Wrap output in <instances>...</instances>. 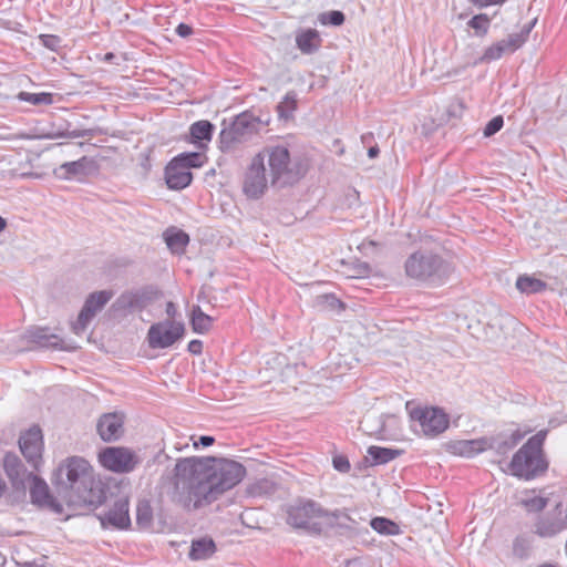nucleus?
Masks as SVG:
<instances>
[{"label": "nucleus", "instance_id": "c85d7f7f", "mask_svg": "<svg viewBox=\"0 0 567 567\" xmlns=\"http://www.w3.org/2000/svg\"><path fill=\"white\" fill-rule=\"evenodd\" d=\"M3 467L9 478L16 484L22 482L25 472L20 458L12 453H8L3 458Z\"/></svg>", "mask_w": 567, "mask_h": 567}, {"label": "nucleus", "instance_id": "7c9ffc66", "mask_svg": "<svg viewBox=\"0 0 567 567\" xmlns=\"http://www.w3.org/2000/svg\"><path fill=\"white\" fill-rule=\"evenodd\" d=\"M370 526L377 533L385 536H394L401 533L400 526L395 522L385 517L378 516L372 518L370 520Z\"/></svg>", "mask_w": 567, "mask_h": 567}, {"label": "nucleus", "instance_id": "9b49d317", "mask_svg": "<svg viewBox=\"0 0 567 567\" xmlns=\"http://www.w3.org/2000/svg\"><path fill=\"white\" fill-rule=\"evenodd\" d=\"M182 322L165 320L154 323L147 332L148 346L152 349H165L173 346L184 334Z\"/></svg>", "mask_w": 567, "mask_h": 567}, {"label": "nucleus", "instance_id": "f3484780", "mask_svg": "<svg viewBox=\"0 0 567 567\" xmlns=\"http://www.w3.org/2000/svg\"><path fill=\"white\" fill-rule=\"evenodd\" d=\"M123 423L124 416L121 413H106L100 417L96 430L104 442H112L123 434Z\"/></svg>", "mask_w": 567, "mask_h": 567}, {"label": "nucleus", "instance_id": "4d7b16f0", "mask_svg": "<svg viewBox=\"0 0 567 567\" xmlns=\"http://www.w3.org/2000/svg\"><path fill=\"white\" fill-rule=\"evenodd\" d=\"M7 221L3 217L0 216V233L6 228Z\"/></svg>", "mask_w": 567, "mask_h": 567}, {"label": "nucleus", "instance_id": "72a5a7b5", "mask_svg": "<svg viewBox=\"0 0 567 567\" xmlns=\"http://www.w3.org/2000/svg\"><path fill=\"white\" fill-rule=\"evenodd\" d=\"M297 109V93L289 91L284 96L282 101L277 105V112L280 118L288 120L292 117Z\"/></svg>", "mask_w": 567, "mask_h": 567}, {"label": "nucleus", "instance_id": "13d9d810", "mask_svg": "<svg viewBox=\"0 0 567 567\" xmlns=\"http://www.w3.org/2000/svg\"><path fill=\"white\" fill-rule=\"evenodd\" d=\"M328 300H331L332 302H340L334 296H326Z\"/></svg>", "mask_w": 567, "mask_h": 567}, {"label": "nucleus", "instance_id": "dca6fc26", "mask_svg": "<svg viewBox=\"0 0 567 567\" xmlns=\"http://www.w3.org/2000/svg\"><path fill=\"white\" fill-rule=\"evenodd\" d=\"M96 169V163L93 158L82 156L78 161L65 162L59 166L56 174L63 179H78L91 175Z\"/></svg>", "mask_w": 567, "mask_h": 567}, {"label": "nucleus", "instance_id": "052dcab7", "mask_svg": "<svg viewBox=\"0 0 567 567\" xmlns=\"http://www.w3.org/2000/svg\"><path fill=\"white\" fill-rule=\"evenodd\" d=\"M540 567H554L553 565H542Z\"/></svg>", "mask_w": 567, "mask_h": 567}, {"label": "nucleus", "instance_id": "c9c22d12", "mask_svg": "<svg viewBox=\"0 0 567 567\" xmlns=\"http://www.w3.org/2000/svg\"><path fill=\"white\" fill-rule=\"evenodd\" d=\"M177 161L185 169L189 171L192 167H200L203 165V155L197 152L182 153L173 158Z\"/></svg>", "mask_w": 567, "mask_h": 567}, {"label": "nucleus", "instance_id": "a211bd4d", "mask_svg": "<svg viewBox=\"0 0 567 567\" xmlns=\"http://www.w3.org/2000/svg\"><path fill=\"white\" fill-rule=\"evenodd\" d=\"M103 526H111L116 529H125L131 525L128 514V502L118 499L101 518Z\"/></svg>", "mask_w": 567, "mask_h": 567}, {"label": "nucleus", "instance_id": "473e14b6", "mask_svg": "<svg viewBox=\"0 0 567 567\" xmlns=\"http://www.w3.org/2000/svg\"><path fill=\"white\" fill-rule=\"evenodd\" d=\"M17 99L22 102L30 103L32 105H51L54 102L53 94L49 92H20Z\"/></svg>", "mask_w": 567, "mask_h": 567}, {"label": "nucleus", "instance_id": "e433bc0d", "mask_svg": "<svg viewBox=\"0 0 567 567\" xmlns=\"http://www.w3.org/2000/svg\"><path fill=\"white\" fill-rule=\"evenodd\" d=\"M153 518V509L148 501H141L136 508V522L140 526H148Z\"/></svg>", "mask_w": 567, "mask_h": 567}, {"label": "nucleus", "instance_id": "2f4dec72", "mask_svg": "<svg viewBox=\"0 0 567 567\" xmlns=\"http://www.w3.org/2000/svg\"><path fill=\"white\" fill-rule=\"evenodd\" d=\"M516 288L524 293H537L546 288V284L529 276H519L516 280Z\"/></svg>", "mask_w": 567, "mask_h": 567}, {"label": "nucleus", "instance_id": "79ce46f5", "mask_svg": "<svg viewBox=\"0 0 567 567\" xmlns=\"http://www.w3.org/2000/svg\"><path fill=\"white\" fill-rule=\"evenodd\" d=\"M504 125L503 116L497 115L494 116L492 120L488 121L484 128V136L489 137L494 134H496Z\"/></svg>", "mask_w": 567, "mask_h": 567}, {"label": "nucleus", "instance_id": "b1692460", "mask_svg": "<svg viewBox=\"0 0 567 567\" xmlns=\"http://www.w3.org/2000/svg\"><path fill=\"white\" fill-rule=\"evenodd\" d=\"M163 238L173 254H183L189 243V236L182 229L169 227L163 233Z\"/></svg>", "mask_w": 567, "mask_h": 567}, {"label": "nucleus", "instance_id": "a19ab883", "mask_svg": "<svg viewBox=\"0 0 567 567\" xmlns=\"http://www.w3.org/2000/svg\"><path fill=\"white\" fill-rule=\"evenodd\" d=\"M39 41L51 51H58L61 45V38L55 34H40Z\"/></svg>", "mask_w": 567, "mask_h": 567}, {"label": "nucleus", "instance_id": "cd10ccee", "mask_svg": "<svg viewBox=\"0 0 567 567\" xmlns=\"http://www.w3.org/2000/svg\"><path fill=\"white\" fill-rule=\"evenodd\" d=\"M454 453L464 457H473L485 451V440H463L453 445Z\"/></svg>", "mask_w": 567, "mask_h": 567}, {"label": "nucleus", "instance_id": "37998d69", "mask_svg": "<svg viewBox=\"0 0 567 567\" xmlns=\"http://www.w3.org/2000/svg\"><path fill=\"white\" fill-rule=\"evenodd\" d=\"M332 464L333 467L341 473H347L350 470L349 460L342 455L334 456L332 460Z\"/></svg>", "mask_w": 567, "mask_h": 567}, {"label": "nucleus", "instance_id": "09e8293b", "mask_svg": "<svg viewBox=\"0 0 567 567\" xmlns=\"http://www.w3.org/2000/svg\"><path fill=\"white\" fill-rule=\"evenodd\" d=\"M187 349L193 354H200L203 351V342L200 340H192Z\"/></svg>", "mask_w": 567, "mask_h": 567}, {"label": "nucleus", "instance_id": "6e6552de", "mask_svg": "<svg viewBox=\"0 0 567 567\" xmlns=\"http://www.w3.org/2000/svg\"><path fill=\"white\" fill-rule=\"evenodd\" d=\"M101 465L114 473H130L140 464L138 456L126 447H105L99 454Z\"/></svg>", "mask_w": 567, "mask_h": 567}, {"label": "nucleus", "instance_id": "423d86ee", "mask_svg": "<svg viewBox=\"0 0 567 567\" xmlns=\"http://www.w3.org/2000/svg\"><path fill=\"white\" fill-rule=\"evenodd\" d=\"M262 122L251 112H244L235 117V120L219 134L223 150H229L236 143L247 141L255 135Z\"/></svg>", "mask_w": 567, "mask_h": 567}, {"label": "nucleus", "instance_id": "8fccbe9b", "mask_svg": "<svg viewBox=\"0 0 567 567\" xmlns=\"http://www.w3.org/2000/svg\"><path fill=\"white\" fill-rule=\"evenodd\" d=\"M523 437H524V433H522L519 431H514L508 437L509 439L508 449L515 447L522 441Z\"/></svg>", "mask_w": 567, "mask_h": 567}, {"label": "nucleus", "instance_id": "393cba45", "mask_svg": "<svg viewBox=\"0 0 567 567\" xmlns=\"http://www.w3.org/2000/svg\"><path fill=\"white\" fill-rule=\"evenodd\" d=\"M214 124L206 120H200L193 123L189 127V135L192 143L203 146L212 140L214 133Z\"/></svg>", "mask_w": 567, "mask_h": 567}, {"label": "nucleus", "instance_id": "a878e982", "mask_svg": "<svg viewBox=\"0 0 567 567\" xmlns=\"http://www.w3.org/2000/svg\"><path fill=\"white\" fill-rule=\"evenodd\" d=\"M216 551V545L212 538L203 537L192 542L189 558L192 560H204L210 558Z\"/></svg>", "mask_w": 567, "mask_h": 567}, {"label": "nucleus", "instance_id": "4468645a", "mask_svg": "<svg viewBox=\"0 0 567 567\" xmlns=\"http://www.w3.org/2000/svg\"><path fill=\"white\" fill-rule=\"evenodd\" d=\"M267 184L266 166L262 158L255 155L245 174L243 190L248 198L257 199L265 193Z\"/></svg>", "mask_w": 567, "mask_h": 567}, {"label": "nucleus", "instance_id": "20e7f679", "mask_svg": "<svg viewBox=\"0 0 567 567\" xmlns=\"http://www.w3.org/2000/svg\"><path fill=\"white\" fill-rule=\"evenodd\" d=\"M321 517L352 522V518L347 513L339 509L329 512L318 502L310 498L300 497L286 506L287 524L296 529H305L312 535H320L322 533L321 523L316 520Z\"/></svg>", "mask_w": 567, "mask_h": 567}, {"label": "nucleus", "instance_id": "412c9836", "mask_svg": "<svg viewBox=\"0 0 567 567\" xmlns=\"http://www.w3.org/2000/svg\"><path fill=\"white\" fill-rule=\"evenodd\" d=\"M566 528L565 519L554 515L540 516L535 523V534L543 538L553 537Z\"/></svg>", "mask_w": 567, "mask_h": 567}, {"label": "nucleus", "instance_id": "1a4fd4ad", "mask_svg": "<svg viewBox=\"0 0 567 567\" xmlns=\"http://www.w3.org/2000/svg\"><path fill=\"white\" fill-rule=\"evenodd\" d=\"M530 29L532 25L525 27L519 32L511 33L506 39H502L487 47L474 64L489 63L499 60L506 53L515 52L527 41Z\"/></svg>", "mask_w": 567, "mask_h": 567}, {"label": "nucleus", "instance_id": "0eeeda50", "mask_svg": "<svg viewBox=\"0 0 567 567\" xmlns=\"http://www.w3.org/2000/svg\"><path fill=\"white\" fill-rule=\"evenodd\" d=\"M256 156L262 158V165L267 162L269 176L274 185L289 183L291 158L287 146L269 145L264 147Z\"/></svg>", "mask_w": 567, "mask_h": 567}, {"label": "nucleus", "instance_id": "f03ea898", "mask_svg": "<svg viewBox=\"0 0 567 567\" xmlns=\"http://www.w3.org/2000/svg\"><path fill=\"white\" fill-rule=\"evenodd\" d=\"M53 483L75 503L97 506L105 499L102 482L95 477L91 464L80 456L68 457L61 463Z\"/></svg>", "mask_w": 567, "mask_h": 567}, {"label": "nucleus", "instance_id": "3c124183", "mask_svg": "<svg viewBox=\"0 0 567 567\" xmlns=\"http://www.w3.org/2000/svg\"><path fill=\"white\" fill-rule=\"evenodd\" d=\"M176 312H177V310H176L175 305L172 301L167 302V305H166V313H167V316L171 317V318H174Z\"/></svg>", "mask_w": 567, "mask_h": 567}, {"label": "nucleus", "instance_id": "c03bdc74", "mask_svg": "<svg viewBox=\"0 0 567 567\" xmlns=\"http://www.w3.org/2000/svg\"><path fill=\"white\" fill-rule=\"evenodd\" d=\"M94 133L93 130H74L71 132H68L63 136L70 137V138H91L93 137Z\"/></svg>", "mask_w": 567, "mask_h": 567}, {"label": "nucleus", "instance_id": "5fc2aeb1", "mask_svg": "<svg viewBox=\"0 0 567 567\" xmlns=\"http://www.w3.org/2000/svg\"><path fill=\"white\" fill-rule=\"evenodd\" d=\"M380 153V150L379 147L375 145V146H372L368 150V156L370 158H375Z\"/></svg>", "mask_w": 567, "mask_h": 567}, {"label": "nucleus", "instance_id": "6e6d98bb", "mask_svg": "<svg viewBox=\"0 0 567 567\" xmlns=\"http://www.w3.org/2000/svg\"><path fill=\"white\" fill-rule=\"evenodd\" d=\"M116 55L112 52H107L104 54L103 61L112 63Z\"/></svg>", "mask_w": 567, "mask_h": 567}, {"label": "nucleus", "instance_id": "ddd939ff", "mask_svg": "<svg viewBox=\"0 0 567 567\" xmlns=\"http://www.w3.org/2000/svg\"><path fill=\"white\" fill-rule=\"evenodd\" d=\"M112 298V292L102 290L91 293L81 309L76 321L72 323V331L80 336L84 333L91 320Z\"/></svg>", "mask_w": 567, "mask_h": 567}, {"label": "nucleus", "instance_id": "7ed1b4c3", "mask_svg": "<svg viewBox=\"0 0 567 567\" xmlns=\"http://www.w3.org/2000/svg\"><path fill=\"white\" fill-rule=\"evenodd\" d=\"M409 278L433 286L443 285L454 271L453 265L429 249L412 252L404 264Z\"/></svg>", "mask_w": 567, "mask_h": 567}, {"label": "nucleus", "instance_id": "c756f323", "mask_svg": "<svg viewBox=\"0 0 567 567\" xmlns=\"http://www.w3.org/2000/svg\"><path fill=\"white\" fill-rule=\"evenodd\" d=\"M213 318L206 315L199 306H194L190 312V324L196 333H206L210 330Z\"/></svg>", "mask_w": 567, "mask_h": 567}, {"label": "nucleus", "instance_id": "bf43d9fd", "mask_svg": "<svg viewBox=\"0 0 567 567\" xmlns=\"http://www.w3.org/2000/svg\"><path fill=\"white\" fill-rule=\"evenodd\" d=\"M3 488H4V483L2 482V480H0V496L2 495Z\"/></svg>", "mask_w": 567, "mask_h": 567}, {"label": "nucleus", "instance_id": "bb28decb", "mask_svg": "<svg viewBox=\"0 0 567 567\" xmlns=\"http://www.w3.org/2000/svg\"><path fill=\"white\" fill-rule=\"evenodd\" d=\"M402 454L401 450L382 447V446H370L368 449V455L371 458L372 465L386 464Z\"/></svg>", "mask_w": 567, "mask_h": 567}, {"label": "nucleus", "instance_id": "9d476101", "mask_svg": "<svg viewBox=\"0 0 567 567\" xmlns=\"http://www.w3.org/2000/svg\"><path fill=\"white\" fill-rule=\"evenodd\" d=\"M413 421L419 422L426 436H436L443 433L450 424L449 415L440 408H416L410 412Z\"/></svg>", "mask_w": 567, "mask_h": 567}, {"label": "nucleus", "instance_id": "49530a36", "mask_svg": "<svg viewBox=\"0 0 567 567\" xmlns=\"http://www.w3.org/2000/svg\"><path fill=\"white\" fill-rule=\"evenodd\" d=\"M215 442V437L210 435H202L198 441L194 442V447L198 449L199 446L208 447L213 445Z\"/></svg>", "mask_w": 567, "mask_h": 567}, {"label": "nucleus", "instance_id": "603ef678", "mask_svg": "<svg viewBox=\"0 0 567 567\" xmlns=\"http://www.w3.org/2000/svg\"><path fill=\"white\" fill-rule=\"evenodd\" d=\"M369 266L367 264H362L359 266L357 274L359 276H368L369 275Z\"/></svg>", "mask_w": 567, "mask_h": 567}, {"label": "nucleus", "instance_id": "58836bf2", "mask_svg": "<svg viewBox=\"0 0 567 567\" xmlns=\"http://www.w3.org/2000/svg\"><path fill=\"white\" fill-rule=\"evenodd\" d=\"M530 547V542L526 537L518 536L513 543V553L516 557L523 559L529 555Z\"/></svg>", "mask_w": 567, "mask_h": 567}, {"label": "nucleus", "instance_id": "39448f33", "mask_svg": "<svg viewBox=\"0 0 567 567\" xmlns=\"http://www.w3.org/2000/svg\"><path fill=\"white\" fill-rule=\"evenodd\" d=\"M546 436L547 430H540L529 437L513 455L509 463V471L513 476L530 481L547 471L548 462L543 452V445Z\"/></svg>", "mask_w": 567, "mask_h": 567}, {"label": "nucleus", "instance_id": "f257e3e1", "mask_svg": "<svg viewBox=\"0 0 567 567\" xmlns=\"http://www.w3.org/2000/svg\"><path fill=\"white\" fill-rule=\"evenodd\" d=\"M246 475L239 462L215 457H184L174 467L172 499L187 511H196L217 501L238 485Z\"/></svg>", "mask_w": 567, "mask_h": 567}, {"label": "nucleus", "instance_id": "a18cd8bd", "mask_svg": "<svg viewBox=\"0 0 567 567\" xmlns=\"http://www.w3.org/2000/svg\"><path fill=\"white\" fill-rule=\"evenodd\" d=\"M473 6L477 8H486L491 6H501L507 0H468Z\"/></svg>", "mask_w": 567, "mask_h": 567}, {"label": "nucleus", "instance_id": "5701e85b", "mask_svg": "<svg viewBox=\"0 0 567 567\" xmlns=\"http://www.w3.org/2000/svg\"><path fill=\"white\" fill-rule=\"evenodd\" d=\"M151 297L146 291H133L121 295L117 299L120 308L128 311H141L148 305Z\"/></svg>", "mask_w": 567, "mask_h": 567}, {"label": "nucleus", "instance_id": "6ab92c4d", "mask_svg": "<svg viewBox=\"0 0 567 567\" xmlns=\"http://www.w3.org/2000/svg\"><path fill=\"white\" fill-rule=\"evenodd\" d=\"M167 187L179 190L186 188L193 181L190 171L185 169L177 161L172 159L165 168Z\"/></svg>", "mask_w": 567, "mask_h": 567}, {"label": "nucleus", "instance_id": "f8f14e48", "mask_svg": "<svg viewBox=\"0 0 567 567\" xmlns=\"http://www.w3.org/2000/svg\"><path fill=\"white\" fill-rule=\"evenodd\" d=\"M22 339L29 344V349H49L70 351L75 349L74 346L65 343V341L56 333L51 332L48 327H31L22 334Z\"/></svg>", "mask_w": 567, "mask_h": 567}, {"label": "nucleus", "instance_id": "2eb2a0df", "mask_svg": "<svg viewBox=\"0 0 567 567\" xmlns=\"http://www.w3.org/2000/svg\"><path fill=\"white\" fill-rule=\"evenodd\" d=\"M19 445L21 453L25 460L34 467L38 468L42 458L43 439L42 431L39 426L30 427L25 433L20 436Z\"/></svg>", "mask_w": 567, "mask_h": 567}, {"label": "nucleus", "instance_id": "aec40b11", "mask_svg": "<svg viewBox=\"0 0 567 567\" xmlns=\"http://www.w3.org/2000/svg\"><path fill=\"white\" fill-rule=\"evenodd\" d=\"M30 496L33 504L50 507L58 513L62 511V506L50 495L47 483L38 476L33 477Z\"/></svg>", "mask_w": 567, "mask_h": 567}, {"label": "nucleus", "instance_id": "4c0bfd02", "mask_svg": "<svg viewBox=\"0 0 567 567\" xmlns=\"http://www.w3.org/2000/svg\"><path fill=\"white\" fill-rule=\"evenodd\" d=\"M344 13L339 10H331L328 12L320 13L318 17V21L322 25H333L339 27L344 22Z\"/></svg>", "mask_w": 567, "mask_h": 567}, {"label": "nucleus", "instance_id": "f704fd0d", "mask_svg": "<svg viewBox=\"0 0 567 567\" xmlns=\"http://www.w3.org/2000/svg\"><path fill=\"white\" fill-rule=\"evenodd\" d=\"M467 25L472 28L475 31V34L478 37H484L487 34L489 25H491V19L485 13H480L474 17H472Z\"/></svg>", "mask_w": 567, "mask_h": 567}, {"label": "nucleus", "instance_id": "de8ad7c7", "mask_svg": "<svg viewBox=\"0 0 567 567\" xmlns=\"http://www.w3.org/2000/svg\"><path fill=\"white\" fill-rule=\"evenodd\" d=\"M175 32L181 38H187L193 33V28L186 23H179L176 27Z\"/></svg>", "mask_w": 567, "mask_h": 567}, {"label": "nucleus", "instance_id": "864d4df0", "mask_svg": "<svg viewBox=\"0 0 567 567\" xmlns=\"http://www.w3.org/2000/svg\"><path fill=\"white\" fill-rule=\"evenodd\" d=\"M508 443H509V439H506V440L499 442L498 445H497L498 452H506V451H508L509 450L508 449Z\"/></svg>", "mask_w": 567, "mask_h": 567}, {"label": "nucleus", "instance_id": "ea45409f", "mask_svg": "<svg viewBox=\"0 0 567 567\" xmlns=\"http://www.w3.org/2000/svg\"><path fill=\"white\" fill-rule=\"evenodd\" d=\"M548 499L542 496H534L523 499V505L528 512H540L547 506Z\"/></svg>", "mask_w": 567, "mask_h": 567}, {"label": "nucleus", "instance_id": "4be33fe9", "mask_svg": "<svg viewBox=\"0 0 567 567\" xmlns=\"http://www.w3.org/2000/svg\"><path fill=\"white\" fill-rule=\"evenodd\" d=\"M322 39L316 29H303L296 33V45L303 54H312L321 47Z\"/></svg>", "mask_w": 567, "mask_h": 567}]
</instances>
